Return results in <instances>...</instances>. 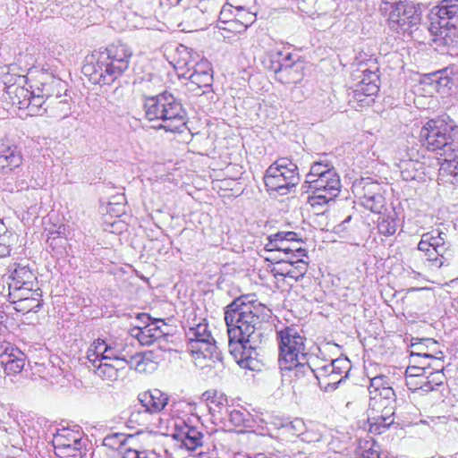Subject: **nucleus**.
<instances>
[{"label":"nucleus","mask_w":458,"mask_h":458,"mask_svg":"<svg viewBox=\"0 0 458 458\" xmlns=\"http://www.w3.org/2000/svg\"><path fill=\"white\" fill-rule=\"evenodd\" d=\"M398 167L404 181H425L428 166L423 162L410 157L401 159Z\"/></svg>","instance_id":"obj_21"},{"label":"nucleus","mask_w":458,"mask_h":458,"mask_svg":"<svg viewBox=\"0 0 458 458\" xmlns=\"http://www.w3.org/2000/svg\"><path fill=\"white\" fill-rule=\"evenodd\" d=\"M372 81L369 82H358L352 90V98L361 106H369L374 101L373 97L376 96L379 90L378 74H372Z\"/></svg>","instance_id":"obj_23"},{"label":"nucleus","mask_w":458,"mask_h":458,"mask_svg":"<svg viewBox=\"0 0 458 458\" xmlns=\"http://www.w3.org/2000/svg\"><path fill=\"white\" fill-rule=\"evenodd\" d=\"M233 20L236 22L242 23L247 27L251 26L257 19L256 12L250 9L235 10Z\"/></svg>","instance_id":"obj_49"},{"label":"nucleus","mask_w":458,"mask_h":458,"mask_svg":"<svg viewBox=\"0 0 458 458\" xmlns=\"http://www.w3.org/2000/svg\"><path fill=\"white\" fill-rule=\"evenodd\" d=\"M331 366H334V375L346 376L351 369L350 361L346 358H338L331 361Z\"/></svg>","instance_id":"obj_52"},{"label":"nucleus","mask_w":458,"mask_h":458,"mask_svg":"<svg viewBox=\"0 0 458 458\" xmlns=\"http://www.w3.org/2000/svg\"><path fill=\"white\" fill-rule=\"evenodd\" d=\"M276 335L280 369L293 371L296 377H301V373H310V360L312 355L307 352V338L303 331L292 326L283 328Z\"/></svg>","instance_id":"obj_3"},{"label":"nucleus","mask_w":458,"mask_h":458,"mask_svg":"<svg viewBox=\"0 0 458 458\" xmlns=\"http://www.w3.org/2000/svg\"><path fill=\"white\" fill-rule=\"evenodd\" d=\"M394 408L395 403H390L389 405L382 404L378 409H372L381 414L372 419L369 431L378 435L383 434L394 422Z\"/></svg>","instance_id":"obj_25"},{"label":"nucleus","mask_w":458,"mask_h":458,"mask_svg":"<svg viewBox=\"0 0 458 458\" xmlns=\"http://www.w3.org/2000/svg\"><path fill=\"white\" fill-rule=\"evenodd\" d=\"M131 51L124 44H112L86 59L82 73L94 84L110 85L128 69Z\"/></svg>","instance_id":"obj_2"},{"label":"nucleus","mask_w":458,"mask_h":458,"mask_svg":"<svg viewBox=\"0 0 458 458\" xmlns=\"http://www.w3.org/2000/svg\"><path fill=\"white\" fill-rule=\"evenodd\" d=\"M22 164V155L18 148L0 140V171L9 174Z\"/></svg>","instance_id":"obj_17"},{"label":"nucleus","mask_w":458,"mask_h":458,"mask_svg":"<svg viewBox=\"0 0 458 458\" xmlns=\"http://www.w3.org/2000/svg\"><path fill=\"white\" fill-rule=\"evenodd\" d=\"M383 194L384 192L374 194L372 198L365 199L360 204L371 212L379 214L386 205V199Z\"/></svg>","instance_id":"obj_45"},{"label":"nucleus","mask_w":458,"mask_h":458,"mask_svg":"<svg viewBox=\"0 0 458 458\" xmlns=\"http://www.w3.org/2000/svg\"><path fill=\"white\" fill-rule=\"evenodd\" d=\"M140 405L151 414L159 413L168 403V396L159 389H151L140 393L138 396Z\"/></svg>","instance_id":"obj_19"},{"label":"nucleus","mask_w":458,"mask_h":458,"mask_svg":"<svg viewBox=\"0 0 458 458\" xmlns=\"http://www.w3.org/2000/svg\"><path fill=\"white\" fill-rule=\"evenodd\" d=\"M55 449L67 458H81V439L72 440V444H60L55 445Z\"/></svg>","instance_id":"obj_42"},{"label":"nucleus","mask_w":458,"mask_h":458,"mask_svg":"<svg viewBox=\"0 0 458 458\" xmlns=\"http://www.w3.org/2000/svg\"><path fill=\"white\" fill-rule=\"evenodd\" d=\"M233 4H231L229 1L222 7V10L219 13V21L223 23L230 24V21H233Z\"/></svg>","instance_id":"obj_58"},{"label":"nucleus","mask_w":458,"mask_h":458,"mask_svg":"<svg viewBox=\"0 0 458 458\" xmlns=\"http://www.w3.org/2000/svg\"><path fill=\"white\" fill-rule=\"evenodd\" d=\"M303 64L299 60H293L291 53H285L276 80L284 84L297 83L302 78Z\"/></svg>","instance_id":"obj_20"},{"label":"nucleus","mask_w":458,"mask_h":458,"mask_svg":"<svg viewBox=\"0 0 458 458\" xmlns=\"http://www.w3.org/2000/svg\"><path fill=\"white\" fill-rule=\"evenodd\" d=\"M46 106L47 100L42 97V95H39V93H38L36 90H33L30 93L27 108H29L32 114H46L44 112V107Z\"/></svg>","instance_id":"obj_44"},{"label":"nucleus","mask_w":458,"mask_h":458,"mask_svg":"<svg viewBox=\"0 0 458 458\" xmlns=\"http://www.w3.org/2000/svg\"><path fill=\"white\" fill-rule=\"evenodd\" d=\"M188 339L187 351L195 358L203 357L212 360H221V352L217 350L216 341L207 323H199L190 327L186 332Z\"/></svg>","instance_id":"obj_10"},{"label":"nucleus","mask_w":458,"mask_h":458,"mask_svg":"<svg viewBox=\"0 0 458 458\" xmlns=\"http://www.w3.org/2000/svg\"><path fill=\"white\" fill-rule=\"evenodd\" d=\"M7 228L0 219V258L6 257L10 254V247L7 242Z\"/></svg>","instance_id":"obj_53"},{"label":"nucleus","mask_w":458,"mask_h":458,"mask_svg":"<svg viewBox=\"0 0 458 458\" xmlns=\"http://www.w3.org/2000/svg\"><path fill=\"white\" fill-rule=\"evenodd\" d=\"M131 349L132 347L131 345L123 344V342H118V361H116V363L126 368L130 357L134 353Z\"/></svg>","instance_id":"obj_51"},{"label":"nucleus","mask_w":458,"mask_h":458,"mask_svg":"<svg viewBox=\"0 0 458 458\" xmlns=\"http://www.w3.org/2000/svg\"><path fill=\"white\" fill-rule=\"evenodd\" d=\"M148 434L138 433L127 438L123 434L107 435L103 439V445L115 450L123 447L122 458H160V455L150 447Z\"/></svg>","instance_id":"obj_8"},{"label":"nucleus","mask_w":458,"mask_h":458,"mask_svg":"<svg viewBox=\"0 0 458 458\" xmlns=\"http://www.w3.org/2000/svg\"><path fill=\"white\" fill-rule=\"evenodd\" d=\"M15 305V310L21 312H37L42 306V297L38 299L37 297H30V299L25 301H13Z\"/></svg>","instance_id":"obj_46"},{"label":"nucleus","mask_w":458,"mask_h":458,"mask_svg":"<svg viewBox=\"0 0 458 458\" xmlns=\"http://www.w3.org/2000/svg\"><path fill=\"white\" fill-rule=\"evenodd\" d=\"M316 361L318 359L313 357L310 360V373H301V377H315L318 382L320 389L324 392L332 391V377H334V366H331V362L328 364H324L322 366H317Z\"/></svg>","instance_id":"obj_18"},{"label":"nucleus","mask_w":458,"mask_h":458,"mask_svg":"<svg viewBox=\"0 0 458 458\" xmlns=\"http://www.w3.org/2000/svg\"><path fill=\"white\" fill-rule=\"evenodd\" d=\"M107 342L102 339H97L89 347L87 352L88 365L93 366L105 361Z\"/></svg>","instance_id":"obj_36"},{"label":"nucleus","mask_w":458,"mask_h":458,"mask_svg":"<svg viewBox=\"0 0 458 458\" xmlns=\"http://www.w3.org/2000/svg\"><path fill=\"white\" fill-rule=\"evenodd\" d=\"M207 396V401H208V406L211 411H218L220 406L223 405L222 398L220 400H216L215 397L210 398L209 392H206L203 394Z\"/></svg>","instance_id":"obj_60"},{"label":"nucleus","mask_w":458,"mask_h":458,"mask_svg":"<svg viewBox=\"0 0 458 458\" xmlns=\"http://www.w3.org/2000/svg\"><path fill=\"white\" fill-rule=\"evenodd\" d=\"M285 54L281 51L267 53L262 60L263 66L265 69L273 72L276 77L279 71L282 70V63Z\"/></svg>","instance_id":"obj_41"},{"label":"nucleus","mask_w":458,"mask_h":458,"mask_svg":"<svg viewBox=\"0 0 458 458\" xmlns=\"http://www.w3.org/2000/svg\"><path fill=\"white\" fill-rule=\"evenodd\" d=\"M380 11L386 17L389 28L397 33L409 32L421 20L419 9L408 0H382Z\"/></svg>","instance_id":"obj_7"},{"label":"nucleus","mask_w":458,"mask_h":458,"mask_svg":"<svg viewBox=\"0 0 458 458\" xmlns=\"http://www.w3.org/2000/svg\"><path fill=\"white\" fill-rule=\"evenodd\" d=\"M378 67L375 62L372 63L369 68L364 67L361 65L360 72L362 73V79L360 82H369L370 80L372 81V74H377Z\"/></svg>","instance_id":"obj_59"},{"label":"nucleus","mask_w":458,"mask_h":458,"mask_svg":"<svg viewBox=\"0 0 458 458\" xmlns=\"http://www.w3.org/2000/svg\"><path fill=\"white\" fill-rule=\"evenodd\" d=\"M90 370L99 377L102 380L107 382H114L119 379L125 368L118 363H111L110 361L100 360L99 363L90 366L88 365Z\"/></svg>","instance_id":"obj_28"},{"label":"nucleus","mask_w":458,"mask_h":458,"mask_svg":"<svg viewBox=\"0 0 458 458\" xmlns=\"http://www.w3.org/2000/svg\"><path fill=\"white\" fill-rule=\"evenodd\" d=\"M118 342H107L105 361H118Z\"/></svg>","instance_id":"obj_56"},{"label":"nucleus","mask_w":458,"mask_h":458,"mask_svg":"<svg viewBox=\"0 0 458 458\" xmlns=\"http://www.w3.org/2000/svg\"><path fill=\"white\" fill-rule=\"evenodd\" d=\"M433 10L438 25L437 35L445 45L453 43L458 36V0H441Z\"/></svg>","instance_id":"obj_11"},{"label":"nucleus","mask_w":458,"mask_h":458,"mask_svg":"<svg viewBox=\"0 0 458 458\" xmlns=\"http://www.w3.org/2000/svg\"><path fill=\"white\" fill-rule=\"evenodd\" d=\"M276 167H268L264 176V182L268 191L284 195L295 187L299 181V172L279 171Z\"/></svg>","instance_id":"obj_13"},{"label":"nucleus","mask_w":458,"mask_h":458,"mask_svg":"<svg viewBox=\"0 0 458 458\" xmlns=\"http://www.w3.org/2000/svg\"><path fill=\"white\" fill-rule=\"evenodd\" d=\"M249 27H247L242 23L233 21H230L228 30L231 31L236 32V33H242V32H244Z\"/></svg>","instance_id":"obj_62"},{"label":"nucleus","mask_w":458,"mask_h":458,"mask_svg":"<svg viewBox=\"0 0 458 458\" xmlns=\"http://www.w3.org/2000/svg\"><path fill=\"white\" fill-rule=\"evenodd\" d=\"M335 170L334 166L329 161L319 160L314 162L310 169V172L306 175L305 181H310L327 174L328 171Z\"/></svg>","instance_id":"obj_43"},{"label":"nucleus","mask_w":458,"mask_h":458,"mask_svg":"<svg viewBox=\"0 0 458 458\" xmlns=\"http://www.w3.org/2000/svg\"><path fill=\"white\" fill-rule=\"evenodd\" d=\"M285 236H291L292 234L284 233L283 231L277 232L274 234H270L267 236V242L265 244V249L267 251H278L280 252V249L284 247V242H282V239Z\"/></svg>","instance_id":"obj_48"},{"label":"nucleus","mask_w":458,"mask_h":458,"mask_svg":"<svg viewBox=\"0 0 458 458\" xmlns=\"http://www.w3.org/2000/svg\"><path fill=\"white\" fill-rule=\"evenodd\" d=\"M302 188L307 189L306 192H311L308 197V203L315 208L335 200L341 191V181L335 169L321 177L305 181Z\"/></svg>","instance_id":"obj_9"},{"label":"nucleus","mask_w":458,"mask_h":458,"mask_svg":"<svg viewBox=\"0 0 458 458\" xmlns=\"http://www.w3.org/2000/svg\"><path fill=\"white\" fill-rule=\"evenodd\" d=\"M151 415L150 412L145 411V409H142L141 406L140 408L134 407V410L131 411L129 422L130 423H136L142 427H147L149 422V416Z\"/></svg>","instance_id":"obj_50"},{"label":"nucleus","mask_w":458,"mask_h":458,"mask_svg":"<svg viewBox=\"0 0 458 458\" xmlns=\"http://www.w3.org/2000/svg\"><path fill=\"white\" fill-rule=\"evenodd\" d=\"M9 289H18L23 285L27 287H37L38 279L33 271L27 266L17 265L9 276Z\"/></svg>","instance_id":"obj_24"},{"label":"nucleus","mask_w":458,"mask_h":458,"mask_svg":"<svg viewBox=\"0 0 458 458\" xmlns=\"http://www.w3.org/2000/svg\"><path fill=\"white\" fill-rule=\"evenodd\" d=\"M61 85V81L54 77H49L48 81L40 82V87L35 89L39 95L47 100V106L54 105V98L56 95V88Z\"/></svg>","instance_id":"obj_38"},{"label":"nucleus","mask_w":458,"mask_h":458,"mask_svg":"<svg viewBox=\"0 0 458 458\" xmlns=\"http://www.w3.org/2000/svg\"><path fill=\"white\" fill-rule=\"evenodd\" d=\"M438 76L435 83V91L440 92L442 89H450L451 80L445 75V71H437Z\"/></svg>","instance_id":"obj_57"},{"label":"nucleus","mask_w":458,"mask_h":458,"mask_svg":"<svg viewBox=\"0 0 458 458\" xmlns=\"http://www.w3.org/2000/svg\"><path fill=\"white\" fill-rule=\"evenodd\" d=\"M269 167H276L279 168V171H298V166L292 162V160L287 157H282L277 159L275 163H273Z\"/></svg>","instance_id":"obj_55"},{"label":"nucleus","mask_w":458,"mask_h":458,"mask_svg":"<svg viewBox=\"0 0 458 458\" xmlns=\"http://www.w3.org/2000/svg\"><path fill=\"white\" fill-rule=\"evenodd\" d=\"M411 341V350L410 352L411 359L436 360L432 354L428 353V351L430 346L437 344V341L432 338H412Z\"/></svg>","instance_id":"obj_34"},{"label":"nucleus","mask_w":458,"mask_h":458,"mask_svg":"<svg viewBox=\"0 0 458 458\" xmlns=\"http://www.w3.org/2000/svg\"><path fill=\"white\" fill-rule=\"evenodd\" d=\"M238 344L241 349V357L237 363L241 368L256 370L259 367V361L258 360V349L260 348L262 344L254 345L248 342V339L242 341H233V344Z\"/></svg>","instance_id":"obj_22"},{"label":"nucleus","mask_w":458,"mask_h":458,"mask_svg":"<svg viewBox=\"0 0 458 458\" xmlns=\"http://www.w3.org/2000/svg\"><path fill=\"white\" fill-rule=\"evenodd\" d=\"M360 458H380L378 450L373 449L372 447L365 450Z\"/></svg>","instance_id":"obj_63"},{"label":"nucleus","mask_w":458,"mask_h":458,"mask_svg":"<svg viewBox=\"0 0 458 458\" xmlns=\"http://www.w3.org/2000/svg\"><path fill=\"white\" fill-rule=\"evenodd\" d=\"M284 233L292 234L291 236H285L282 239L284 242V247L280 249L284 256L283 258H298L307 257V250L302 248V240L299 237L298 233L293 231H283Z\"/></svg>","instance_id":"obj_27"},{"label":"nucleus","mask_w":458,"mask_h":458,"mask_svg":"<svg viewBox=\"0 0 458 458\" xmlns=\"http://www.w3.org/2000/svg\"><path fill=\"white\" fill-rule=\"evenodd\" d=\"M250 458H283V456L279 451H276V452L270 453L269 455H267L266 454H263V453H259V454H254Z\"/></svg>","instance_id":"obj_64"},{"label":"nucleus","mask_w":458,"mask_h":458,"mask_svg":"<svg viewBox=\"0 0 458 458\" xmlns=\"http://www.w3.org/2000/svg\"><path fill=\"white\" fill-rule=\"evenodd\" d=\"M270 310L258 301L255 294H242L234 299L225 310L229 345L233 341L248 342L257 345L266 340Z\"/></svg>","instance_id":"obj_1"},{"label":"nucleus","mask_w":458,"mask_h":458,"mask_svg":"<svg viewBox=\"0 0 458 458\" xmlns=\"http://www.w3.org/2000/svg\"><path fill=\"white\" fill-rule=\"evenodd\" d=\"M432 243L428 240L420 239L416 249V259L420 266L429 272H437L449 265L448 258L437 252Z\"/></svg>","instance_id":"obj_14"},{"label":"nucleus","mask_w":458,"mask_h":458,"mask_svg":"<svg viewBox=\"0 0 458 458\" xmlns=\"http://www.w3.org/2000/svg\"><path fill=\"white\" fill-rule=\"evenodd\" d=\"M378 233L385 236H390L395 233L397 223L393 216H383L377 224Z\"/></svg>","instance_id":"obj_47"},{"label":"nucleus","mask_w":458,"mask_h":458,"mask_svg":"<svg viewBox=\"0 0 458 458\" xmlns=\"http://www.w3.org/2000/svg\"><path fill=\"white\" fill-rule=\"evenodd\" d=\"M229 421L236 428H250L252 427L253 420L251 414L246 410L233 409L229 412Z\"/></svg>","instance_id":"obj_39"},{"label":"nucleus","mask_w":458,"mask_h":458,"mask_svg":"<svg viewBox=\"0 0 458 458\" xmlns=\"http://www.w3.org/2000/svg\"><path fill=\"white\" fill-rule=\"evenodd\" d=\"M174 62L178 77L189 81L187 86L190 90L211 87L213 75L210 63L199 58L191 48L184 45L177 47Z\"/></svg>","instance_id":"obj_5"},{"label":"nucleus","mask_w":458,"mask_h":458,"mask_svg":"<svg viewBox=\"0 0 458 458\" xmlns=\"http://www.w3.org/2000/svg\"><path fill=\"white\" fill-rule=\"evenodd\" d=\"M445 378V377L442 369H437L435 371L429 373L427 377L420 378V382H416L415 385H419L416 389H420L424 393L435 391L438 386L443 385Z\"/></svg>","instance_id":"obj_35"},{"label":"nucleus","mask_w":458,"mask_h":458,"mask_svg":"<svg viewBox=\"0 0 458 458\" xmlns=\"http://www.w3.org/2000/svg\"><path fill=\"white\" fill-rule=\"evenodd\" d=\"M54 105L44 107V112L48 114L49 116L56 118H65L69 114V104L66 99H63L59 91L56 92L54 98Z\"/></svg>","instance_id":"obj_37"},{"label":"nucleus","mask_w":458,"mask_h":458,"mask_svg":"<svg viewBox=\"0 0 458 458\" xmlns=\"http://www.w3.org/2000/svg\"><path fill=\"white\" fill-rule=\"evenodd\" d=\"M9 290V297L12 302L13 301H25L30 299V297H37L38 299H40L42 297L41 290L39 289L38 284L37 287H32V289H30V287L23 285L22 287L18 289Z\"/></svg>","instance_id":"obj_40"},{"label":"nucleus","mask_w":458,"mask_h":458,"mask_svg":"<svg viewBox=\"0 0 458 458\" xmlns=\"http://www.w3.org/2000/svg\"><path fill=\"white\" fill-rule=\"evenodd\" d=\"M421 238L428 240L432 243L437 252L441 253L444 257L451 255L452 244L448 239L447 233L440 229H433L430 232L425 233Z\"/></svg>","instance_id":"obj_30"},{"label":"nucleus","mask_w":458,"mask_h":458,"mask_svg":"<svg viewBox=\"0 0 458 458\" xmlns=\"http://www.w3.org/2000/svg\"><path fill=\"white\" fill-rule=\"evenodd\" d=\"M284 428L293 436H300L305 431L306 426L301 419L297 418L286 424Z\"/></svg>","instance_id":"obj_54"},{"label":"nucleus","mask_w":458,"mask_h":458,"mask_svg":"<svg viewBox=\"0 0 458 458\" xmlns=\"http://www.w3.org/2000/svg\"><path fill=\"white\" fill-rule=\"evenodd\" d=\"M369 377V409H378L382 404L389 405L395 403V394L390 386L389 378L385 375Z\"/></svg>","instance_id":"obj_12"},{"label":"nucleus","mask_w":458,"mask_h":458,"mask_svg":"<svg viewBox=\"0 0 458 458\" xmlns=\"http://www.w3.org/2000/svg\"><path fill=\"white\" fill-rule=\"evenodd\" d=\"M437 76H438L437 72H432L429 74H426L423 76V78L421 80V83L424 85L429 86L432 89V90H434L435 83L437 81L436 80L437 79Z\"/></svg>","instance_id":"obj_61"},{"label":"nucleus","mask_w":458,"mask_h":458,"mask_svg":"<svg viewBox=\"0 0 458 458\" xmlns=\"http://www.w3.org/2000/svg\"><path fill=\"white\" fill-rule=\"evenodd\" d=\"M151 352H134L130 357L127 367L140 373H146L155 369L156 364L151 360Z\"/></svg>","instance_id":"obj_33"},{"label":"nucleus","mask_w":458,"mask_h":458,"mask_svg":"<svg viewBox=\"0 0 458 458\" xmlns=\"http://www.w3.org/2000/svg\"><path fill=\"white\" fill-rule=\"evenodd\" d=\"M145 114L149 121H161L158 128L166 131H182L187 123V112L182 102L172 93L164 91L146 98Z\"/></svg>","instance_id":"obj_4"},{"label":"nucleus","mask_w":458,"mask_h":458,"mask_svg":"<svg viewBox=\"0 0 458 458\" xmlns=\"http://www.w3.org/2000/svg\"><path fill=\"white\" fill-rule=\"evenodd\" d=\"M303 258H280V261L277 263L280 267H274L271 272L276 278L281 276L298 281L305 276L308 270V263L303 260Z\"/></svg>","instance_id":"obj_16"},{"label":"nucleus","mask_w":458,"mask_h":458,"mask_svg":"<svg viewBox=\"0 0 458 458\" xmlns=\"http://www.w3.org/2000/svg\"><path fill=\"white\" fill-rule=\"evenodd\" d=\"M444 157V162L439 168L440 180L453 185H458V155L457 157Z\"/></svg>","instance_id":"obj_32"},{"label":"nucleus","mask_w":458,"mask_h":458,"mask_svg":"<svg viewBox=\"0 0 458 458\" xmlns=\"http://www.w3.org/2000/svg\"><path fill=\"white\" fill-rule=\"evenodd\" d=\"M175 437L182 442V444L188 450H195L203 444V434L197 428L184 424Z\"/></svg>","instance_id":"obj_31"},{"label":"nucleus","mask_w":458,"mask_h":458,"mask_svg":"<svg viewBox=\"0 0 458 458\" xmlns=\"http://www.w3.org/2000/svg\"><path fill=\"white\" fill-rule=\"evenodd\" d=\"M352 192L361 203L365 199L372 198L374 194L384 192L380 183L371 181L370 178H361L352 184Z\"/></svg>","instance_id":"obj_29"},{"label":"nucleus","mask_w":458,"mask_h":458,"mask_svg":"<svg viewBox=\"0 0 458 458\" xmlns=\"http://www.w3.org/2000/svg\"><path fill=\"white\" fill-rule=\"evenodd\" d=\"M456 128L453 121L444 118L428 120L420 132V141L428 150L443 157H457L458 146L454 142L453 131Z\"/></svg>","instance_id":"obj_6"},{"label":"nucleus","mask_w":458,"mask_h":458,"mask_svg":"<svg viewBox=\"0 0 458 458\" xmlns=\"http://www.w3.org/2000/svg\"><path fill=\"white\" fill-rule=\"evenodd\" d=\"M0 359L7 374H18L21 372L25 365V354L18 348H6L0 355Z\"/></svg>","instance_id":"obj_26"},{"label":"nucleus","mask_w":458,"mask_h":458,"mask_svg":"<svg viewBox=\"0 0 458 458\" xmlns=\"http://www.w3.org/2000/svg\"><path fill=\"white\" fill-rule=\"evenodd\" d=\"M165 326L163 319H154L146 326H136L131 329V336L136 338L141 345H150L155 342L161 343L169 335L162 327Z\"/></svg>","instance_id":"obj_15"}]
</instances>
